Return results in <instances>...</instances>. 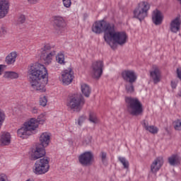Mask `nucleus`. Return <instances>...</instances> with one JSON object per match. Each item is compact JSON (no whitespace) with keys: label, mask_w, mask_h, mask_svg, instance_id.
<instances>
[{"label":"nucleus","mask_w":181,"mask_h":181,"mask_svg":"<svg viewBox=\"0 0 181 181\" xmlns=\"http://www.w3.org/2000/svg\"><path fill=\"white\" fill-rule=\"evenodd\" d=\"M9 0H0V19H4L9 13Z\"/></svg>","instance_id":"2eb2a0df"},{"label":"nucleus","mask_w":181,"mask_h":181,"mask_svg":"<svg viewBox=\"0 0 181 181\" xmlns=\"http://www.w3.org/2000/svg\"><path fill=\"white\" fill-rule=\"evenodd\" d=\"M56 56V49L50 44L46 43L41 48L40 57L44 60L45 64H50L52 60Z\"/></svg>","instance_id":"0eeeda50"},{"label":"nucleus","mask_w":181,"mask_h":181,"mask_svg":"<svg viewBox=\"0 0 181 181\" xmlns=\"http://www.w3.org/2000/svg\"><path fill=\"white\" fill-rule=\"evenodd\" d=\"M46 155V151L42 145L37 144L35 148H33L30 152L31 160H37L40 158H43Z\"/></svg>","instance_id":"9b49d317"},{"label":"nucleus","mask_w":181,"mask_h":181,"mask_svg":"<svg viewBox=\"0 0 181 181\" xmlns=\"http://www.w3.org/2000/svg\"><path fill=\"white\" fill-rule=\"evenodd\" d=\"M81 92L83 94L84 97L88 98L90 94H91V88L87 83H82L81 85Z\"/></svg>","instance_id":"b1692460"},{"label":"nucleus","mask_w":181,"mask_h":181,"mask_svg":"<svg viewBox=\"0 0 181 181\" xmlns=\"http://www.w3.org/2000/svg\"><path fill=\"white\" fill-rule=\"evenodd\" d=\"M119 160L122 163L124 169H129V162L127 160L126 158L119 157Z\"/></svg>","instance_id":"7c9ffc66"},{"label":"nucleus","mask_w":181,"mask_h":181,"mask_svg":"<svg viewBox=\"0 0 181 181\" xmlns=\"http://www.w3.org/2000/svg\"><path fill=\"white\" fill-rule=\"evenodd\" d=\"M16 57H18V54L15 52H11L6 57V63L7 64H13L15 62H16Z\"/></svg>","instance_id":"a878e982"},{"label":"nucleus","mask_w":181,"mask_h":181,"mask_svg":"<svg viewBox=\"0 0 181 181\" xmlns=\"http://www.w3.org/2000/svg\"><path fill=\"white\" fill-rule=\"evenodd\" d=\"M18 78L19 74L15 71H6L4 74V78H10L11 80H13Z\"/></svg>","instance_id":"cd10ccee"},{"label":"nucleus","mask_w":181,"mask_h":181,"mask_svg":"<svg viewBox=\"0 0 181 181\" xmlns=\"http://www.w3.org/2000/svg\"><path fill=\"white\" fill-rule=\"evenodd\" d=\"M180 18L177 17L173 20L170 23V29L173 33H177L180 30Z\"/></svg>","instance_id":"412c9836"},{"label":"nucleus","mask_w":181,"mask_h":181,"mask_svg":"<svg viewBox=\"0 0 181 181\" xmlns=\"http://www.w3.org/2000/svg\"><path fill=\"white\" fill-rule=\"evenodd\" d=\"M101 159L103 163L107 160V153L101 152Z\"/></svg>","instance_id":"58836bf2"},{"label":"nucleus","mask_w":181,"mask_h":181,"mask_svg":"<svg viewBox=\"0 0 181 181\" xmlns=\"http://www.w3.org/2000/svg\"><path fill=\"white\" fill-rule=\"evenodd\" d=\"M127 33L125 32H116L115 25L113 24L105 42L110 46L111 49L115 50L117 49V43L122 46V45L127 43Z\"/></svg>","instance_id":"f03ea898"},{"label":"nucleus","mask_w":181,"mask_h":181,"mask_svg":"<svg viewBox=\"0 0 181 181\" xmlns=\"http://www.w3.org/2000/svg\"><path fill=\"white\" fill-rule=\"evenodd\" d=\"M40 144L38 145H42V147L46 148L50 144V133L44 132L40 136Z\"/></svg>","instance_id":"aec40b11"},{"label":"nucleus","mask_w":181,"mask_h":181,"mask_svg":"<svg viewBox=\"0 0 181 181\" xmlns=\"http://www.w3.org/2000/svg\"><path fill=\"white\" fill-rule=\"evenodd\" d=\"M91 136H88L86 139L84 140V144L86 145H88V144H91Z\"/></svg>","instance_id":"37998d69"},{"label":"nucleus","mask_w":181,"mask_h":181,"mask_svg":"<svg viewBox=\"0 0 181 181\" xmlns=\"http://www.w3.org/2000/svg\"><path fill=\"white\" fill-rule=\"evenodd\" d=\"M125 88L127 94H132L135 91V88L134 87V83L127 82L125 85Z\"/></svg>","instance_id":"c85d7f7f"},{"label":"nucleus","mask_w":181,"mask_h":181,"mask_svg":"<svg viewBox=\"0 0 181 181\" xmlns=\"http://www.w3.org/2000/svg\"><path fill=\"white\" fill-rule=\"evenodd\" d=\"M125 102L127 103V111L134 117L142 115L144 112V107L142 103L139 101V98L132 97H126Z\"/></svg>","instance_id":"7ed1b4c3"},{"label":"nucleus","mask_w":181,"mask_h":181,"mask_svg":"<svg viewBox=\"0 0 181 181\" xmlns=\"http://www.w3.org/2000/svg\"><path fill=\"white\" fill-rule=\"evenodd\" d=\"M143 125L146 131H148V132H150L151 134H158V131H159L158 127L155 126H149V124L146 120H144Z\"/></svg>","instance_id":"5701e85b"},{"label":"nucleus","mask_w":181,"mask_h":181,"mask_svg":"<svg viewBox=\"0 0 181 181\" xmlns=\"http://www.w3.org/2000/svg\"><path fill=\"white\" fill-rule=\"evenodd\" d=\"M122 77L126 83H135L136 81V74L132 70H124L122 72Z\"/></svg>","instance_id":"4468645a"},{"label":"nucleus","mask_w":181,"mask_h":181,"mask_svg":"<svg viewBox=\"0 0 181 181\" xmlns=\"http://www.w3.org/2000/svg\"><path fill=\"white\" fill-rule=\"evenodd\" d=\"M150 76L151 77L154 84H158V83L160 82L162 75L160 74V70L158 66L153 67V70L150 71Z\"/></svg>","instance_id":"dca6fc26"},{"label":"nucleus","mask_w":181,"mask_h":181,"mask_svg":"<svg viewBox=\"0 0 181 181\" xmlns=\"http://www.w3.org/2000/svg\"><path fill=\"white\" fill-rule=\"evenodd\" d=\"M84 121H86V116H81L78 118V125H79L80 127H81L83 122H84Z\"/></svg>","instance_id":"4c0bfd02"},{"label":"nucleus","mask_w":181,"mask_h":181,"mask_svg":"<svg viewBox=\"0 0 181 181\" xmlns=\"http://www.w3.org/2000/svg\"><path fill=\"white\" fill-rule=\"evenodd\" d=\"M173 125L175 131H181V119H176L173 122Z\"/></svg>","instance_id":"2f4dec72"},{"label":"nucleus","mask_w":181,"mask_h":181,"mask_svg":"<svg viewBox=\"0 0 181 181\" xmlns=\"http://www.w3.org/2000/svg\"><path fill=\"white\" fill-rule=\"evenodd\" d=\"M163 165V158L158 157L156 158L151 165V171L152 172V173H156V172H158V170H159L160 168H162Z\"/></svg>","instance_id":"a211bd4d"},{"label":"nucleus","mask_w":181,"mask_h":181,"mask_svg":"<svg viewBox=\"0 0 181 181\" xmlns=\"http://www.w3.org/2000/svg\"><path fill=\"white\" fill-rule=\"evenodd\" d=\"M57 62L59 63V64H64V54H58L56 57Z\"/></svg>","instance_id":"72a5a7b5"},{"label":"nucleus","mask_w":181,"mask_h":181,"mask_svg":"<svg viewBox=\"0 0 181 181\" xmlns=\"http://www.w3.org/2000/svg\"><path fill=\"white\" fill-rule=\"evenodd\" d=\"M6 28H5V27H1L0 28V37H1V36H4V35H6Z\"/></svg>","instance_id":"ea45409f"},{"label":"nucleus","mask_w":181,"mask_h":181,"mask_svg":"<svg viewBox=\"0 0 181 181\" xmlns=\"http://www.w3.org/2000/svg\"><path fill=\"white\" fill-rule=\"evenodd\" d=\"M30 5H36V4H39L40 0H27Z\"/></svg>","instance_id":"a19ab883"},{"label":"nucleus","mask_w":181,"mask_h":181,"mask_svg":"<svg viewBox=\"0 0 181 181\" xmlns=\"http://www.w3.org/2000/svg\"><path fill=\"white\" fill-rule=\"evenodd\" d=\"M30 86L35 91L46 93V85L49 81V74L45 65L32 64L28 68Z\"/></svg>","instance_id":"f257e3e1"},{"label":"nucleus","mask_w":181,"mask_h":181,"mask_svg":"<svg viewBox=\"0 0 181 181\" xmlns=\"http://www.w3.org/2000/svg\"><path fill=\"white\" fill-rule=\"evenodd\" d=\"M40 105H42V107L47 105V98L46 96H41L40 98Z\"/></svg>","instance_id":"f704fd0d"},{"label":"nucleus","mask_w":181,"mask_h":181,"mask_svg":"<svg viewBox=\"0 0 181 181\" xmlns=\"http://www.w3.org/2000/svg\"><path fill=\"white\" fill-rule=\"evenodd\" d=\"M150 8L151 6L148 2L141 1L134 11V17L141 22L148 16V11H149Z\"/></svg>","instance_id":"6e6552de"},{"label":"nucleus","mask_w":181,"mask_h":181,"mask_svg":"<svg viewBox=\"0 0 181 181\" xmlns=\"http://www.w3.org/2000/svg\"><path fill=\"white\" fill-rule=\"evenodd\" d=\"M89 121L90 122H91L92 124H98V122H100V120L98 119V118L97 117V115H95L93 112H90L89 114Z\"/></svg>","instance_id":"c756f323"},{"label":"nucleus","mask_w":181,"mask_h":181,"mask_svg":"<svg viewBox=\"0 0 181 181\" xmlns=\"http://www.w3.org/2000/svg\"><path fill=\"white\" fill-rule=\"evenodd\" d=\"M73 78H74V72H73V69L71 68H68L64 70L62 73V80L65 86H69L73 81Z\"/></svg>","instance_id":"ddd939ff"},{"label":"nucleus","mask_w":181,"mask_h":181,"mask_svg":"<svg viewBox=\"0 0 181 181\" xmlns=\"http://www.w3.org/2000/svg\"><path fill=\"white\" fill-rule=\"evenodd\" d=\"M0 181H8V177L5 174H0Z\"/></svg>","instance_id":"79ce46f5"},{"label":"nucleus","mask_w":181,"mask_h":181,"mask_svg":"<svg viewBox=\"0 0 181 181\" xmlns=\"http://www.w3.org/2000/svg\"><path fill=\"white\" fill-rule=\"evenodd\" d=\"M113 25L114 24L107 23L105 21H96L92 25V32L96 35H100L104 32L103 37L105 42Z\"/></svg>","instance_id":"39448f33"},{"label":"nucleus","mask_w":181,"mask_h":181,"mask_svg":"<svg viewBox=\"0 0 181 181\" xmlns=\"http://www.w3.org/2000/svg\"><path fill=\"white\" fill-rule=\"evenodd\" d=\"M50 165L47 158H42L37 160L34 165L33 173L35 175H45L49 172Z\"/></svg>","instance_id":"1a4fd4ad"},{"label":"nucleus","mask_w":181,"mask_h":181,"mask_svg":"<svg viewBox=\"0 0 181 181\" xmlns=\"http://www.w3.org/2000/svg\"><path fill=\"white\" fill-rule=\"evenodd\" d=\"M84 104H86V100L83 95L79 94H74L69 98L66 103V106L71 111L80 112Z\"/></svg>","instance_id":"20e7f679"},{"label":"nucleus","mask_w":181,"mask_h":181,"mask_svg":"<svg viewBox=\"0 0 181 181\" xmlns=\"http://www.w3.org/2000/svg\"><path fill=\"white\" fill-rule=\"evenodd\" d=\"M30 119H33V124H37V128L39 127V124L43 125L45 124V121H46V117H45V114L40 115L37 119L32 118Z\"/></svg>","instance_id":"bb28decb"},{"label":"nucleus","mask_w":181,"mask_h":181,"mask_svg":"<svg viewBox=\"0 0 181 181\" xmlns=\"http://www.w3.org/2000/svg\"><path fill=\"white\" fill-rule=\"evenodd\" d=\"M103 67L104 62L103 61H96L92 64L90 73L93 78L98 80L103 76Z\"/></svg>","instance_id":"9d476101"},{"label":"nucleus","mask_w":181,"mask_h":181,"mask_svg":"<svg viewBox=\"0 0 181 181\" xmlns=\"http://www.w3.org/2000/svg\"><path fill=\"white\" fill-rule=\"evenodd\" d=\"M152 21L154 25L156 26L162 25V22H163V16L162 15V13L159 11V10H155L153 12Z\"/></svg>","instance_id":"6ab92c4d"},{"label":"nucleus","mask_w":181,"mask_h":181,"mask_svg":"<svg viewBox=\"0 0 181 181\" xmlns=\"http://www.w3.org/2000/svg\"><path fill=\"white\" fill-rule=\"evenodd\" d=\"M0 141L1 142V145L3 146L9 145V144H11V134L8 132L3 133Z\"/></svg>","instance_id":"393cba45"},{"label":"nucleus","mask_w":181,"mask_h":181,"mask_svg":"<svg viewBox=\"0 0 181 181\" xmlns=\"http://www.w3.org/2000/svg\"><path fill=\"white\" fill-rule=\"evenodd\" d=\"M35 120L30 119V121L25 122L23 126L17 130V135L19 138L25 139L28 136H30L33 134H36V128L37 124L33 123Z\"/></svg>","instance_id":"423d86ee"},{"label":"nucleus","mask_w":181,"mask_h":181,"mask_svg":"<svg viewBox=\"0 0 181 181\" xmlns=\"http://www.w3.org/2000/svg\"><path fill=\"white\" fill-rule=\"evenodd\" d=\"M32 112L33 114H37V112H39V110L37 109V107H34L32 109Z\"/></svg>","instance_id":"c03bdc74"},{"label":"nucleus","mask_w":181,"mask_h":181,"mask_svg":"<svg viewBox=\"0 0 181 181\" xmlns=\"http://www.w3.org/2000/svg\"><path fill=\"white\" fill-rule=\"evenodd\" d=\"M93 158L94 156L93 155V153L86 151L79 156L78 160L83 166H90L91 162H93Z\"/></svg>","instance_id":"f8f14e48"},{"label":"nucleus","mask_w":181,"mask_h":181,"mask_svg":"<svg viewBox=\"0 0 181 181\" xmlns=\"http://www.w3.org/2000/svg\"><path fill=\"white\" fill-rule=\"evenodd\" d=\"M5 118H6L5 112H4V110H0V129L4 124V122L5 121Z\"/></svg>","instance_id":"c9c22d12"},{"label":"nucleus","mask_w":181,"mask_h":181,"mask_svg":"<svg viewBox=\"0 0 181 181\" xmlns=\"http://www.w3.org/2000/svg\"><path fill=\"white\" fill-rule=\"evenodd\" d=\"M177 86V83L175 81H171V87L172 88H176Z\"/></svg>","instance_id":"a18cd8bd"},{"label":"nucleus","mask_w":181,"mask_h":181,"mask_svg":"<svg viewBox=\"0 0 181 181\" xmlns=\"http://www.w3.org/2000/svg\"><path fill=\"white\" fill-rule=\"evenodd\" d=\"M4 69V65H0V76L2 74V70Z\"/></svg>","instance_id":"49530a36"},{"label":"nucleus","mask_w":181,"mask_h":181,"mask_svg":"<svg viewBox=\"0 0 181 181\" xmlns=\"http://www.w3.org/2000/svg\"><path fill=\"white\" fill-rule=\"evenodd\" d=\"M53 25L54 29L57 30H60L64 28L66 25V22L64 21V18L60 16H55L53 17Z\"/></svg>","instance_id":"f3484780"},{"label":"nucleus","mask_w":181,"mask_h":181,"mask_svg":"<svg viewBox=\"0 0 181 181\" xmlns=\"http://www.w3.org/2000/svg\"><path fill=\"white\" fill-rule=\"evenodd\" d=\"M26 22V17L25 15H20L17 20V26H21V25H23Z\"/></svg>","instance_id":"473e14b6"},{"label":"nucleus","mask_w":181,"mask_h":181,"mask_svg":"<svg viewBox=\"0 0 181 181\" xmlns=\"http://www.w3.org/2000/svg\"><path fill=\"white\" fill-rule=\"evenodd\" d=\"M180 160H181L180 156L177 155H172L168 158V163L171 166H176L177 165H180Z\"/></svg>","instance_id":"4be33fe9"},{"label":"nucleus","mask_w":181,"mask_h":181,"mask_svg":"<svg viewBox=\"0 0 181 181\" xmlns=\"http://www.w3.org/2000/svg\"><path fill=\"white\" fill-rule=\"evenodd\" d=\"M62 2L65 8H70L71 6V0H62Z\"/></svg>","instance_id":"e433bc0d"}]
</instances>
